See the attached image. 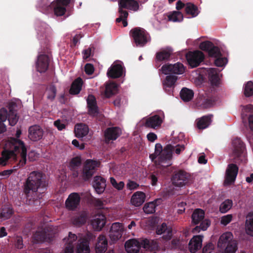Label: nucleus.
<instances>
[{
	"instance_id": "f257e3e1",
	"label": "nucleus",
	"mask_w": 253,
	"mask_h": 253,
	"mask_svg": "<svg viewBox=\"0 0 253 253\" xmlns=\"http://www.w3.org/2000/svg\"><path fill=\"white\" fill-rule=\"evenodd\" d=\"M9 149H4L1 152L0 158V165L6 166L7 164L15 163L13 169L2 171L1 175L9 176L13 172L23 167L27 161V148L23 142L12 139L9 143Z\"/></svg>"
},
{
	"instance_id": "f03ea898",
	"label": "nucleus",
	"mask_w": 253,
	"mask_h": 253,
	"mask_svg": "<svg viewBox=\"0 0 253 253\" xmlns=\"http://www.w3.org/2000/svg\"><path fill=\"white\" fill-rule=\"evenodd\" d=\"M23 192L28 204L37 207L41 206V200L47 191L48 183L42 172H31L23 185Z\"/></svg>"
},
{
	"instance_id": "7ed1b4c3",
	"label": "nucleus",
	"mask_w": 253,
	"mask_h": 253,
	"mask_svg": "<svg viewBox=\"0 0 253 253\" xmlns=\"http://www.w3.org/2000/svg\"><path fill=\"white\" fill-rule=\"evenodd\" d=\"M231 157L232 163L244 165L247 162L246 144L240 138L236 137L232 139Z\"/></svg>"
},
{
	"instance_id": "20e7f679",
	"label": "nucleus",
	"mask_w": 253,
	"mask_h": 253,
	"mask_svg": "<svg viewBox=\"0 0 253 253\" xmlns=\"http://www.w3.org/2000/svg\"><path fill=\"white\" fill-rule=\"evenodd\" d=\"M205 212L203 210L197 209L194 210L192 214V222L194 225H199L196 226L192 229L193 233H197L200 231H205L211 225V221L208 219H204Z\"/></svg>"
},
{
	"instance_id": "39448f33",
	"label": "nucleus",
	"mask_w": 253,
	"mask_h": 253,
	"mask_svg": "<svg viewBox=\"0 0 253 253\" xmlns=\"http://www.w3.org/2000/svg\"><path fill=\"white\" fill-rule=\"evenodd\" d=\"M129 34L136 46L143 47L151 41L149 34L144 29L140 27L132 29Z\"/></svg>"
},
{
	"instance_id": "423d86ee",
	"label": "nucleus",
	"mask_w": 253,
	"mask_h": 253,
	"mask_svg": "<svg viewBox=\"0 0 253 253\" xmlns=\"http://www.w3.org/2000/svg\"><path fill=\"white\" fill-rule=\"evenodd\" d=\"M100 162L92 160H87L84 166L82 172L83 179L88 180L94 174L97 168L100 166Z\"/></svg>"
},
{
	"instance_id": "0eeeda50",
	"label": "nucleus",
	"mask_w": 253,
	"mask_h": 253,
	"mask_svg": "<svg viewBox=\"0 0 253 253\" xmlns=\"http://www.w3.org/2000/svg\"><path fill=\"white\" fill-rule=\"evenodd\" d=\"M186 59L191 68L199 66L205 59L204 54L200 50L189 51L186 54Z\"/></svg>"
},
{
	"instance_id": "6e6552de",
	"label": "nucleus",
	"mask_w": 253,
	"mask_h": 253,
	"mask_svg": "<svg viewBox=\"0 0 253 253\" xmlns=\"http://www.w3.org/2000/svg\"><path fill=\"white\" fill-rule=\"evenodd\" d=\"M172 144H168L164 148L163 151L159 155L158 161L161 167L167 168L171 165L170 162L173 149Z\"/></svg>"
},
{
	"instance_id": "1a4fd4ad",
	"label": "nucleus",
	"mask_w": 253,
	"mask_h": 253,
	"mask_svg": "<svg viewBox=\"0 0 253 253\" xmlns=\"http://www.w3.org/2000/svg\"><path fill=\"white\" fill-rule=\"evenodd\" d=\"M190 176L183 170L175 171L171 178L172 184L176 186L182 187L188 183Z\"/></svg>"
},
{
	"instance_id": "9d476101",
	"label": "nucleus",
	"mask_w": 253,
	"mask_h": 253,
	"mask_svg": "<svg viewBox=\"0 0 253 253\" xmlns=\"http://www.w3.org/2000/svg\"><path fill=\"white\" fill-rule=\"evenodd\" d=\"M161 71L165 75L169 74L180 75L184 72L185 68L182 63L177 62L174 64H168L164 65L161 68Z\"/></svg>"
},
{
	"instance_id": "9b49d317",
	"label": "nucleus",
	"mask_w": 253,
	"mask_h": 253,
	"mask_svg": "<svg viewBox=\"0 0 253 253\" xmlns=\"http://www.w3.org/2000/svg\"><path fill=\"white\" fill-rule=\"evenodd\" d=\"M199 47L201 50L207 51L210 57L215 58L222 56L219 47L215 46L211 42L205 41L202 42Z\"/></svg>"
},
{
	"instance_id": "f8f14e48",
	"label": "nucleus",
	"mask_w": 253,
	"mask_h": 253,
	"mask_svg": "<svg viewBox=\"0 0 253 253\" xmlns=\"http://www.w3.org/2000/svg\"><path fill=\"white\" fill-rule=\"evenodd\" d=\"M241 116L243 122L246 123L248 119L250 128L253 131V105L249 104L243 107Z\"/></svg>"
},
{
	"instance_id": "ddd939ff",
	"label": "nucleus",
	"mask_w": 253,
	"mask_h": 253,
	"mask_svg": "<svg viewBox=\"0 0 253 253\" xmlns=\"http://www.w3.org/2000/svg\"><path fill=\"white\" fill-rule=\"evenodd\" d=\"M81 197L79 193H72L66 199L65 205L67 209L69 211H75L80 205Z\"/></svg>"
},
{
	"instance_id": "4468645a",
	"label": "nucleus",
	"mask_w": 253,
	"mask_h": 253,
	"mask_svg": "<svg viewBox=\"0 0 253 253\" xmlns=\"http://www.w3.org/2000/svg\"><path fill=\"white\" fill-rule=\"evenodd\" d=\"M88 114L91 117L97 116L99 113V109L95 96L89 94L86 99Z\"/></svg>"
},
{
	"instance_id": "2eb2a0df",
	"label": "nucleus",
	"mask_w": 253,
	"mask_h": 253,
	"mask_svg": "<svg viewBox=\"0 0 253 253\" xmlns=\"http://www.w3.org/2000/svg\"><path fill=\"white\" fill-rule=\"evenodd\" d=\"M237 163H233L228 165L226 170V181L228 183L234 182L238 172V167Z\"/></svg>"
},
{
	"instance_id": "dca6fc26",
	"label": "nucleus",
	"mask_w": 253,
	"mask_h": 253,
	"mask_svg": "<svg viewBox=\"0 0 253 253\" xmlns=\"http://www.w3.org/2000/svg\"><path fill=\"white\" fill-rule=\"evenodd\" d=\"M28 131V137L33 141H37L42 139L44 132L43 129L38 125L31 126Z\"/></svg>"
},
{
	"instance_id": "f3484780",
	"label": "nucleus",
	"mask_w": 253,
	"mask_h": 253,
	"mask_svg": "<svg viewBox=\"0 0 253 253\" xmlns=\"http://www.w3.org/2000/svg\"><path fill=\"white\" fill-rule=\"evenodd\" d=\"M49 58L45 54H41L38 57L36 62L37 70L40 73H44L48 68Z\"/></svg>"
},
{
	"instance_id": "a211bd4d",
	"label": "nucleus",
	"mask_w": 253,
	"mask_h": 253,
	"mask_svg": "<svg viewBox=\"0 0 253 253\" xmlns=\"http://www.w3.org/2000/svg\"><path fill=\"white\" fill-rule=\"evenodd\" d=\"M123 225L119 222L112 224L110 231L109 236L112 240L117 241L121 238L123 234Z\"/></svg>"
},
{
	"instance_id": "6ab92c4d",
	"label": "nucleus",
	"mask_w": 253,
	"mask_h": 253,
	"mask_svg": "<svg viewBox=\"0 0 253 253\" xmlns=\"http://www.w3.org/2000/svg\"><path fill=\"white\" fill-rule=\"evenodd\" d=\"M92 184L96 192L101 194L104 192L106 187V179L101 176H95Z\"/></svg>"
},
{
	"instance_id": "aec40b11",
	"label": "nucleus",
	"mask_w": 253,
	"mask_h": 253,
	"mask_svg": "<svg viewBox=\"0 0 253 253\" xmlns=\"http://www.w3.org/2000/svg\"><path fill=\"white\" fill-rule=\"evenodd\" d=\"M203 236H194L190 241L188 248L191 253H195L201 249L202 246Z\"/></svg>"
},
{
	"instance_id": "412c9836",
	"label": "nucleus",
	"mask_w": 253,
	"mask_h": 253,
	"mask_svg": "<svg viewBox=\"0 0 253 253\" xmlns=\"http://www.w3.org/2000/svg\"><path fill=\"white\" fill-rule=\"evenodd\" d=\"M121 134V130L118 127H109L104 132L105 141L109 143L111 140H115Z\"/></svg>"
},
{
	"instance_id": "4be33fe9",
	"label": "nucleus",
	"mask_w": 253,
	"mask_h": 253,
	"mask_svg": "<svg viewBox=\"0 0 253 253\" xmlns=\"http://www.w3.org/2000/svg\"><path fill=\"white\" fill-rule=\"evenodd\" d=\"M77 240V236L71 232L69 233L68 237L65 238L64 241L65 242L66 247L64 250V253H73L74 245Z\"/></svg>"
},
{
	"instance_id": "5701e85b",
	"label": "nucleus",
	"mask_w": 253,
	"mask_h": 253,
	"mask_svg": "<svg viewBox=\"0 0 253 253\" xmlns=\"http://www.w3.org/2000/svg\"><path fill=\"white\" fill-rule=\"evenodd\" d=\"M142 247L141 241L131 239L125 243V248L128 253H138Z\"/></svg>"
},
{
	"instance_id": "b1692460",
	"label": "nucleus",
	"mask_w": 253,
	"mask_h": 253,
	"mask_svg": "<svg viewBox=\"0 0 253 253\" xmlns=\"http://www.w3.org/2000/svg\"><path fill=\"white\" fill-rule=\"evenodd\" d=\"M123 68L121 64L113 65L108 70L107 74L108 77L116 79L121 77L123 75Z\"/></svg>"
},
{
	"instance_id": "393cba45",
	"label": "nucleus",
	"mask_w": 253,
	"mask_h": 253,
	"mask_svg": "<svg viewBox=\"0 0 253 253\" xmlns=\"http://www.w3.org/2000/svg\"><path fill=\"white\" fill-rule=\"evenodd\" d=\"M177 80V77L174 75H168L166 76L165 80L163 83V88L169 94H171L172 92L171 88L174 86Z\"/></svg>"
},
{
	"instance_id": "a878e982",
	"label": "nucleus",
	"mask_w": 253,
	"mask_h": 253,
	"mask_svg": "<svg viewBox=\"0 0 253 253\" xmlns=\"http://www.w3.org/2000/svg\"><path fill=\"white\" fill-rule=\"evenodd\" d=\"M233 240V235L230 232H227L222 234L219 237L217 242V247L220 249H223L229 244Z\"/></svg>"
},
{
	"instance_id": "bb28decb",
	"label": "nucleus",
	"mask_w": 253,
	"mask_h": 253,
	"mask_svg": "<svg viewBox=\"0 0 253 253\" xmlns=\"http://www.w3.org/2000/svg\"><path fill=\"white\" fill-rule=\"evenodd\" d=\"M156 232L158 235L165 234L163 238L166 240H170L172 237V229L168 227L166 223H163L161 225L158 226Z\"/></svg>"
},
{
	"instance_id": "cd10ccee",
	"label": "nucleus",
	"mask_w": 253,
	"mask_h": 253,
	"mask_svg": "<svg viewBox=\"0 0 253 253\" xmlns=\"http://www.w3.org/2000/svg\"><path fill=\"white\" fill-rule=\"evenodd\" d=\"M106 217L103 214H98L95 216L91 224L93 227L96 230L100 231L105 226Z\"/></svg>"
},
{
	"instance_id": "c85d7f7f",
	"label": "nucleus",
	"mask_w": 253,
	"mask_h": 253,
	"mask_svg": "<svg viewBox=\"0 0 253 253\" xmlns=\"http://www.w3.org/2000/svg\"><path fill=\"white\" fill-rule=\"evenodd\" d=\"M119 6L134 11H137L139 7L138 2L134 0H120Z\"/></svg>"
},
{
	"instance_id": "c756f323",
	"label": "nucleus",
	"mask_w": 253,
	"mask_h": 253,
	"mask_svg": "<svg viewBox=\"0 0 253 253\" xmlns=\"http://www.w3.org/2000/svg\"><path fill=\"white\" fill-rule=\"evenodd\" d=\"M87 217L88 215L86 211H81L72 217V222L75 226L80 227L86 222Z\"/></svg>"
},
{
	"instance_id": "7c9ffc66",
	"label": "nucleus",
	"mask_w": 253,
	"mask_h": 253,
	"mask_svg": "<svg viewBox=\"0 0 253 253\" xmlns=\"http://www.w3.org/2000/svg\"><path fill=\"white\" fill-rule=\"evenodd\" d=\"M141 245L143 248L151 251H158L160 249L157 240H150L145 238L141 240Z\"/></svg>"
},
{
	"instance_id": "2f4dec72",
	"label": "nucleus",
	"mask_w": 253,
	"mask_h": 253,
	"mask_svg": "<svg viewBox=\"0 0 253 253\" xmlns=\"http://www.w3.org/2000/svg\"><path fill=\"white\" fill-rule=\"evenodd\" d=\"M163 120L160 116L155 115L148 118L145 122V126L147 127L155 128L161 126Z\"/></svg>"
},
{
	"instance_id": "473e14b6",
	"label": "nucleus",
	"mask_w": 253,
	"mask_h": 253,
	"mask_svg": "<svg viewBox=\"0 0 253 253\" xmlns=\"http://www.w3.org/2000/svg\"><path fill=\"white\" fill-rule=\"evenodd\" d=\"M214 103V100L211 97L203 96H200L196 101L197 106L203 109L209 108L212 107Z\"/></svg>"
},
{
	"instance_id": "72a5a7b5",
	"label": "nucleus",
	"mask_w": 253,
	"mask_h": 253,
	"mask_svg": "<svg viewBox=\"0 0 253 253\" xmlns=\"http://www.w3.org/2000/svg\"><path fill=\"white\" fill-rule=\"evenodd\" d=\"M107 246L108 241L106 237L103 235H100L95 247L96 253H104L107 250Z\"/></svg>"
},
{
	"instance_id": "f704fd0d",
	"label": "nucleus",
	"mask_w": 253,
	"mask_h": 253,
	"mask_svg": "<svg viewBox=\"0 0 253 253\" xmlns=\"http://www.w3.org/2000/svg\"><path fill=\"white\" fill-rule=\"evenodd\" d=\"M83 83V80L81 78H77L72 82L69 93L72 95L78 94L82 90Z\"/></svg>"
},
{
	"instance_id": "c9c22d12",
	"label": "nucleus",
	"mask_w": 253,
	"mask_h": 253,
	"mask_svg": "<svg viewBox=\"0 0 253 253\" xmlns=\"http://www.w3.org/2000/svg\"><path fill=\"white\" fill-rule=\"evenodd\" d=\"M74 131L77 137H83L88 134L89 128L85 124H79L75 125Z\"/></svg>"
},
{
	"instance_id": "e433bc0d",
	"label": "nucleus",
	"mask_w": 253,
	"mask_h": 253,
	"mask_svg": "<svg viewBox=\"0 0 253 253\" xmlns=\"http://www.w3.org/2000/svg\"><path fill=\"white\" fill-rule=\"evenodd\" d=\"M217 68H211L209 70V78L212 85L217 86L219 83V72Z\"/></svg>"
},
{
	"instance_id": "4c0bfd02",
	"label": "nucleus",
	"mask_w": 253,
	"mask_h": 253,
	"mask_svg": "<svg viewBox=\"0 0 253 253\" xmlns=\"http://www.w3.org/2000/svg\"><path fill=\"white\" fill-rule=\"evenodd\" d=\"M145 198V194L143 192L138 191L132 196L131 203L135 207H139L144 202Z\"/></svg>"
},
{
	"instance_id": "58836bf2",
	"label": "nucleus",
	"mask_w": 253,
	"mask_h": 253,
	"mask_svg": "<svg viewBox=\"0 0 253 253\" xmlns=\"http://www.w3.org/2000/svg\"><path fill=\"white\" fill-rule=\"evenodd\" d=\"M172 53V50L170 48H167L156 53V58L159 61H167L170 58Z\"/></svg>"
},
{
	"instance_id": "ea45409f",
	"label": "nucleus",
	"mask_w": 253,
	"mask_h": 253,
	"mask_svg": "<svg viewBox=\"0 0 253 253\" xmlns=\"http://www.w3.org/2000/svg\"><path fill=\"white\" fill-rule=\"evenodd\" d=\"M194 94L193 90L187 87H183L180 92V98L184 102L191 101L194 97Z\"/></svg>"
},
{
	"instance_id": "a19ab883",
	"label": "nucleus",
	"mask_w": 253,
	"mask_h": 253,
	"mask_svg": "<svg viewBox=\"0 0 253 253\" xmlns=\"http://www.w3.org/2000/svg\"><path fill=\"white\" fill-rule=\"evenodd\" d=\"M118 84L111 82L107 84L105 86V95L107 98H109L117 92Z\"/></svg>"
},
{
	"instance_id": "79ce46f5",
	"label": "nucleus",
	"mask_w": 253,
	"mask_h": 253,
	"mask_svg": "<svg viewBox=\"0 0 253 253\" xmlns=\"http://www.w3.org/2000/svg\"><path fill=\"white\" fill-rule=\"evenodd\" d=\"M211 123V116H205L197 120V126L200 129H203L209 126Z\"/></svg>"
},
{
	"instance_id": "37998d69",
	"label": "nucleus",
	"mask_w": 253,
	"mask_h": 253,
	"mask_svg": "<svg viewBox=\"0 0 253 253\" xmlns=\"http://www.w3.org/2000/svg\"><path fill=\"white\" fill-rule=\"evenodd\" d=\"M124 8L119 6V12L120 16L116 19V21L117 23L122 22L123 26L125 27L127 25V18L128 15V13L127 11L123 10Z\"/></svg>"
},
{
	"instance_id": "c03bdc74",
	"label": "nucleus",
	"mask_w": 253,
	"mask_h": 253,
	"mask_svg": "<svg viewBox=\"0 0 253 253\" xmlns=\"http://www.w3.org/2000/svg\"><path fill=\"white\" fill-rule=\"evenodd\" d=\"M247 233L253 236V211L249 212L247 216L246 221Z\"/></svg>"
},
{
	"instance_id": "a18cd8bd",
	"label": "nucleus",
	"mask_w": 253,
	"mask_h": 253,
	"mask_svg": "<svg viewBox=\"0 0 253 253\" xmlns=\"http://www.w3.org/2000/svg\"><path fill=\"white\" fill-rule=\"evenodd\" d=\"M89 252L90 249L88 241L85 239L82 240L77 246V253H89Z\"/></svg>"
},
{
	"instance_id": "49530a36",
	"label": "nucleus",
	"mask_w": 253,
	"mask_h": 253,
	"mask_svg": "<svg viewBox=\"0 0 253 253\" xmlns=\"http://www.w3.org/2000/svg\"><path fill=\"white\" fill-rule=\"evenodd\" d=\"M179 138L174 137L173 139L170 140L171 143H170L173 145V151L177 155L180 154L185 148L184 144L179 143Z\"/></svg>"
},
{
	"instance_id": "de8ad7c7",
	"label": "nucleus",
	"mask_w": 253,
	"mask_h": 253,
	"mask_svg": "<svg viewBox=\"0 0 253 253\" xmlns=\"http://www.w3.org/2000/svg\"><path fill=\"white\" fill-rule=\"evenodd\" d=\"M185 11L187 14L191 15L192 17L197 16L199 14L197 6L190 2L186 3Z\"/></svg>"
},
{
	"instance_id": "09e8293b",
	"label": "nucleus",
	"mask_w": 253,
	"mask_h": 253,
	"mask_svg": "<svg viewBox=\"0 0 253 253\" xmlns=\"http://www.w3.org/2000/svg\"><path fill=\"white\" fill-rule=\"evenodd\" d=\"M48 235V234H47L46 231L44 229L42 231H37L34 234L33 238L34 240L37 242H43L49 238Z\"/></svg>"
},
{
	"instance_id": "8fccbe9b",
	"label": "nucleus",
	"mask_w": 253,
	"mask_h": 253,
	"mask_svg": "<svg viewBox=\"0 0 253 253\" xmlns=\"http://www.w3.org/2000/svg\"><path fill=\"white\" fill-rule=\"evenodd\" d=\"M81 158L77 156L71 159L69 167L71 170H76L81 166Z\"/></svg>"
},
{
	"instance_id": "3c124183",
	"label": "nucleus",
	"mask_w": 253,
	"mask_h": 253,
	"mask_svg": "<svg viewBox=\"0 0 253 253\" xmlns=\"http://www.w3.org/2000/svg\"><path fill=\"white\" fill-rule=\"evenodd\" d=\"M169 20L173 22H180L183 20V14L180 11H174L168 16Z\"/></svg>"
},
{
	"instance_id": "603ef678",
	"label": "nucleus",
	"mask_w": 253,
	"mask_h": 253,
	"mask_svg": "<svg viewBox=\"0 0 253 253\" xmlns=\"http://www.w3.org/2000/svg\"><path fill=\"white\" fill-rule=\"evenodd\" d=\"M232 205L233 203L231 200H226L221 204L219 207L220 211L222 213L228 211L231 208Z\"/></svg>"
},
{
	"instance_id": "864d4df0",
	"label": "nucleus",
	"mask_w": 253,
	"mask_h": 253,
	"mask_svg": "<svg viewBox=\"0 0 253 253\" xmlns=\"http://www.w3.org/2000/svg\"><path fill=\"white\" fill-rule=\"evenodd\" d=\"M52 6L54 9V12L55 14L57 16H60L63 15L66 11V9L63 5H59L57 3L53 4Z\"/></svg>"
},
{
	"instance_id": "5fc2aeb1",
	"label": "nucleus",
	"mask_w": 253,
	"mask_h": 253,
	"mask_svg": "<svg viewBox=\"0 0 253 253\" xmlns=\"http://www.w3.org/2000/svg\"><path fill=\"white\" fill-rule=\"evenodd\" d=\"M238 249L236 241H231L224 248V253H235Z\"/></svg>"
},
{
	"instance_id": "6e6d98bb",
	"label": "nucleus",
	"mask_w": 253,
	"mask_h": 253,
	"mask_svg": "<svg viewBox=\"0 0 253 253\" xmlns=\"http://www.w3.org/2000/svg\"><path fill=\"white\" fill-rule=\"evenodd\" d=\"M56 86L53 84L49 85L47 89V98L48 99L52 101L54 99L56 94Z\"/></svg>"
},
{
	"instance_id": "4d7b16f0",
	"label": "nucleus",
	"mask_w": 253,
	"mask_h": 253,
	"mask_svg": "<svg viewBox=\"0 0 253 253\" xmlns=\"http://www.w3.org/2000/svg\"><path fill=\"white\" fill-rule=\"evenodd\" d=\"M244 93L246 97H250L253 95V83L249 81L245 85Z\"/></svg>"
},
{
	"instance_id": "13d9d810",
	"label": "nucleus",
	"mask_w": 253,
	"mask_h": 253,
	"mask_svg": "<svg viewBox=\"0 0 253 253\" xmlns=\"http://www.w3.org/2000/svg\"><path fill=\"white\" fill-rule=\"evenodd\" d=\"M110 182L113 187L118 190H122L125 186V183L123 181H120L118 183L113 177L110 178Z\"/></svg>"
},
{
	"instance_id": "bf43d9fd",
	"label": "nucleus",
	"mask_w": 253,
	"mask_h": 253,
	"mask_svg": "<svg viewBox=\"0 0 253 253\" xmlns=\"http://www.w3.org/2000/svg\"><path fill=\"white\" fill-rule=\"evenodd\" d=\"M13 214V211L10 208L3 209L0 213V218L6 219L9 218Z\"/></svg>"
},
{
	"instance_id": "052dcab7",
	"label": "nucleus",
	"mask_w": 253,
	"mask_h": 253,
	"mask_svg": "<svg viewBox=\"0 0 253 253\" xmlns=\"http://www.w3.org/2000/svg\"><path fill=\"white\" fill-rule=\"evenodd\" d=\"M19 117L17 114H8L7 119L9 122V125L11 126H15L18 121Z\"/></svg>"
},
{
	"instance_id": "680f3d73",
	"label": "nucleus",
	"mask_w": 253,
	"mask_h": 253,
	"mask_svg": "<svg viewBox=\"0 0 253 253\" xmlns=\"http://www.w3.org/2000/svg\"><path fill=\"white\" fill-rule=\"evenodd\" d=\"M215 58L216 59L214 60V64L216 66L223 67L225 66L227 62L226 58L221 57V56H218Z\"/></svg>"
},
{
	"instance_id": "e2e57ef3",
	"label": "nucleus",
	"mask_w": 253,
	"mask_h": 253,
	"mask_svg": "<svg viewBox=\"0 0 253 253\" xmlns=\"http://www.w3.org/2000/svg\"><path fill=\"white\" fill-rule=\"evenodd\" d=\"M144 211L146 213H152L155 212V205L153 203L145 204L143 208Z\"/></svg>"
},
{
	"instance_id": "0e129e2a",
	"label": "nucleus",
	"mask_w": 253,
	"mask_h": 253,
	"mask_svg": "<svg viewBox=\"0 0 253 253\" xmlns=\"http://www.w3.org/2000/svg\"><path fill=\"white\" fill-rule=\"evenodd\" d=\"M232 214H227L223 216L221 218L220 223L221 224L226 226L232 221Z\"/></svg>"
},
{
	"instance_id": "69168bd1",
	"label": "nucleus",
	"mask_w": 253,
	"mask_h": 253,
	"mask_svg": "<svg viewBox=\"0 0 253 253\" xmlns=\"http://www.w3.org/2000/svg\"><path fill=\"white\" fill-rule=\"evenodd\" d=\"M8 116V113L5 108H2L0 109V122L3 123L7 119Z\"/></svg>"
},
{
	"instance_id": "338daca9",
	"label": "nucleus",
	"mask_w": 253,
	"mask_h": 253,
	"mask_svg": "<svg viewBox=\"0 0 253 253\" xmlns=\"http://www.w3.org/2000/svg\"><path fill=\"white\" fill-rule=\"evenodd\" d=\"M17 105L16 102H11L8 104V114H17Z\"/></svg>"
},
{
	"instance_id": "774afa93",
	"label": "nucleus",
	"mask_w": 253,
	"mask_h": 253,
	"mask_svg": "<svg viewBox=\"0 0 253 253\" xmlns=\"http://www.w3.org/2000/svg\"><path fill=\"white\" fill-rule=\"evenodd\" d=\"M84 71L88 75H92L94 71V68L92 64L87 63L84 66Z\"/></svg>"
}]
</instances>
